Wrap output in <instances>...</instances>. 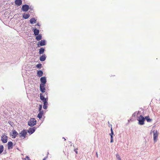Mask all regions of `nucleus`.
Listing matches in <instances>:
<instances>
[{
	"label": "nucleus",
	"instance_id": "nucleus-1",
	"mask_svg": "<svg viewBox=\"0 0 160 160\" xmlns=\"http://www.w3.org/2000/svg\"><path fill=\"white\" fill-rule=\"evenodd\" d=\"M47 92H45L43 95L42 93H40V98L42 101L43 102V108L44 109H46L47 108V105H48V102H47L48 99L47 98H45V94H46L47 96Z\"/></svg>",
	"mask_w": 160,
	"mask_h": 160
},
{
	"label": "nucleus",
	"instance_id": "nucleus-2",
	"mask_svg": "<svg viewBox=\"0 0 160 160\" xmlns=\"http://www.w3.org/2000/svg\"><path fill=\"white\" fill-rule=\"evenodd\" d=\"M137 120L138 121V124L140 125H142L144 124L145 118L142 115H140L138 117Z\"/></svg>",
	"mask_w": 160,
	"mask_h": 160
},
{
	"label": "nucleus",
	"instance_id": "nucleus-3",
	"mask_svg": "<svg viewBox=\"0 0 160 160\" xmlns=\"http://www.w3.org/2000/svg\"><path fill=\"white\" fill-rule=\"evenodd\" d=\"M37 123V121L35 118H31L28 122V126L32 127L35 125Z\"/></svg>",
	"mask_w": 160,
	"mask_h": 160
},
{
	"label": "nucleus",
	"instance_id": "nucleus-4",
	"mask_svg": "<svg viewBox=\"0 0 160 160\" xmlns=\"http://www.w3.org/2000/svg\"><path fill=\"white\" fill-rule=\"evenodd\" d=\"M27 134V130L23 129L21 132L19 133V136L20 138L22 139L25 138Z\"/></svg>",
	"mask_w": 160,
	"mask_h": 160
},
{
	"label": "nucleus",
	"instance_id": "nucleus-5",
	"mask_svg": "<svg viewBox=\"0 0 160 160\" xmlns=\"http://www.w3.org/2000/svg\"><path fill=\"white\" fill-rule=\"evenodd\" d=\"M153 141L154 143L156 142L158 140V132L157 130H154L153 131Z\"/></svg>",
	"mask_w": 160,
	"mask_h": 160
},
{
	"label": "nucleus",
	"instance_id": "nucleus-6",
	"mask_svg": "<svg viewBox=\"0 0 160 160\" xmlns=\"http://www.w3.org/2000/svg\"><path fill=\"white\" fill-rule=\"evenodd\" d=\"M29 9H31L30 8H29V6L27 4H25L22 6L21 9L23 11L26 12L28 11Z\"/></svg>",
	"mask_w": 160,
	"mask_h": 160
},
{
	"label": "nucleus",
	"instance_id": "nucleus-7",
	"mask_svg": "<svg viewBox=\"0 0 160 160\" xmlns=\"http://www.w3.org/2000/svg\"><path fill=\"white\" fill-rule=\"evenodd\" d=\"M46 44V41L45 40H41L40 41H39L38 42L37 45L38 47H39L40 46H45Z\"/></svg>",
	"mask_w": 160,
	"mask_h": 160
},
{
	"label": "nucleus",
	"instance_id": "nucleus-8",
	"mask_svg": "<svg viewBox=\"0 0 160 160\" xmlns=\"http://www.w3.org/2000/svg\"><path fill=\"white\" fill-rule=\"evenodd\" d=\"M36 129L37 128L35 127L30 128L28 130H27V132H28L29 134L31 135L34 132Z\"/></svg>",
	"mask_w": 160,
	"mask_h": 160
},
{
	"label": "nucleus",
	"instance_id": "nucleus-9",
	"mask_svg": "<svg viewBox=\"0 0 160 160\" xmlns=\"http://www.w3.org/2000/svg\"><path fill=\"white\" fill-rule=\"evenodd\" d=\"M45 85L44 84H40V91L42 93L45 92Z\"/></svg>",
	"mask_w": 160,
	"mask_h": 160
},
{
	"label": "nucleus",
	"instance_id": "nucleus-10",
	"mask_svg": "<svg viewBox=\"0 0 160 160\" xmlns=\"http://www.w3.org/2000/svg\"><path fill=\"white\" fill-rule=\"evenodd\" d=\"M8 137L7 136L2 135L1 137V141L3 143H6L7 142Z\"/></svg>",
	"mask_w": 160,
	"mask_h": 160
},
{
	"label": "nucleus",
	"instance_id": "nucleus-11",
	"mask_svg": "<svg viewBox=\"0 0 160 160\" xmlns=\"http://www.w3.org/2000/svg\"><path fill=\"white\" fill-rule=\"evenodd\" d=\"M12 138H15L17 136L19 135V134L15 130H13L11 134Z\"/></svg>",
	"mask_w": 160,
	"mask_h": 160
},
{
	"label": "nucleus",
	"instance_id": "nucleus-12",
	"mask_svg": "<svg viewBox=\"0 0 160 160\" xmlns=\"http://www.w3.org/2000/svg\"><path fill=\"white\" fill-rule=\"evenodd\" d=\"M40 80L41 82V84H45L47 82L46 78L45 77H41L40 78Z\"/></svg>",
	"mask_w": 160,
	"mask_h": 160
},
{
	"label": "nucleus",
	"instance_id": "nucleus-13",
	"mask_svg": "<svg viewBox=\"0 0 160 160\" xmlns=\"http://www.w3.org/2000/svg\"><path fill=\"white\" fill-rule=\"evenodd\" d=\"M13 148V143L12 142H8V149H12Z\"/></svg>",
	"mask_w": 160,
	"mask_h": 160
},
{
	"label": "nucleus",
	"instance_id": "nucleus-14",
	"mask_svg": "<svg viewBox=\"0 0 160 160\" xmlns=\"http://www.w3.org/2000/svg\"><path fill=\"white\" fill-rule=\"evenodd\" d=\"M22 3V0H15V4L18 6H20Z\"/></svg>",
	"mask_w": 160,
	"mask_h": 160
},
{
	"label": "nucleus",
	"instance_id": "nucleus-15",
	"mask_svg": "<svg viewBox=\"0 0 160 160\" xmlns=\"http://www.w3.org/2000/svg\"><path fill=\"white\" fill-rule=\"evenodd\" d=\"M46 56L45 54H44L40 56V60L41 61H44L46 59Z\"/></svg>",
	"mask_w": 160,
	"mask_h": 160
},
{
	"label": "nucleus",
	"instance_id": "nucleus-16",
	"mask_svg": "<svg viewBox=\"0 0 160 160\" xmlns=\"http://www.w3.org/2000/svg\"><path fill=\"white\" fill-rule=\"evenodd\" d=\"M43 113V111H39V113L37 117L39 119H41L42 117Z\"/></svg>",
	"mask_w": 160,
	"mask_h": 160
},
{
	"label": "nucleus",
	"instance_id": "nucleus-17",
	"mask_svg": "<svg viewBox=\"0 0 160 160\" xmlns=\"http://www.w3.org/2000/svg\"><path fill=\"white\" fill-rule=\"evenodd\" d=\"M37 20L34 18H32L30 20V22L32 24H33L36 22Z\"/></svg>",
	"mask_w": 160,
	"mask_h": 160
},
{
	"label": "nucleus",
	"instance_id": "nucleus-18",
	"mask_svg": "<svg viewBox=\"0 0 160 160\" xmlns=\"http://www.w3.org/2000/svg\"><path fill=\"white\" fill-rule=\"evenodd\" d=\"M30 17V15L29 14H26L24 13L22 14V17L25 19L28 18Z\"/></svg>",
	"mask_w": 160,
	"mask_h": 160
},
{
	"label": "nucleus",
	"instance_id": "nucleus-19",
	"mask_svg": "<svg viewBox=\"0 0 160 160\" xmlns=\"http://www.w3.org/2000/svg\"><path fill=\"white\" fill-rule=\"evenodd\" d=\"M33 32L34 33V34L35 36H37V35H38L39 33V31L38 29L35 28L33 30Z\"/></svg>",
	"mask_w": 160,
	"mask_h": 160
},
{
	"label": "nucleus",
	"instance_id": "nucleus-20",
	"mask_svg": "<svg viewBox=\"0 0 160 160\" xmlns=\"http://www.w3.org/2000/svg\"><path fill=\"white\" fill-rule=\"evenodd\" d=\"M43 72L42 71L39 70L37 72V75L38 76L41 77L43 75Z\"/></svg>",
	"mask_w": 160,
	"mask_h": 160
},
{
	"label": "nucleus",
	"instance_id": "nucleus-21",
	"mask_svg": "<svg viewBox=\"0 0 160 160\" xmlns=\"http://www.w3.org/2000/svg\"><path fill=\"white\" fill-rule=\"evenodd\" d=\"M37 36H36V38L37 41H39L42 38V36L41 34H39L38 35H37Z\"/></svg>",
	"mask_w": 160,
	"mask_h": 160
},
{
	"label": "nucleus",
	"instance_id": "nucleus-22",
	"mask_svg": "<svg viewBox=\"0 0 160 160\" xmlns=\"http://www.w3.org/2000/svg\"><path fill=\"white\" fill-rule=\"evenodd\" d=\"M45 51V49L43 48H41L39 49V54H42Z\"/></svg>",
	"mask_w": 160,
	"mask_h": 160
},
{
	"label": "nucleus",
	"instance_id": "nucleus-23",
	"mask_svg": "<svg viewBox=\"0 0 160 160\" xmlns=\"http://www.w3.org/2000/svg\"><path fill=\"white\" fill-rule=\"evenodd\" d=\"M144 118L148 122H150L152 121V119L150 118L149 116L145 117Z\"/></svg>",
	"mask_w": 160,
	"mask_h": 160
},
{
	"label": "nucleus",
	"instance_id": "nucleus-24",
	"mask_svg": "<svg viewBox=\"0 0 160 160\" xmlns=\"http://www.w3.org/2000/svg\"><path fill=\"white\" fill-rule=\"evenodd\" d=\"M3 150V146L2 145H0V154H1Z\"/></svg>",
	"mask_w": 160,
	"mask_h": 160
},
{
	"label": "nucleus",
	"instance_id": "nucleus-25",
	"mask_svg": "<svg viewBox=\"0 0 160 160\" xmlns=\"http://www.w3.org/2000/svg\"><path fill=\"white\" fill-rule=\"evenodd\" d=\"M42 65L41 63L38 64L36 65V67L40 69L42 67Z\"/></svg>",
	"mask_w": 160,
	"mask_h": 160
},
{
	"label": "nucleus",
	"instance_id": "nucleus-26",
	"mask_svg": "<svg viewBox=\"0 0 160 160\" xmlns=\"http://www.w3.org/2000/svg\"><path fill=\"white\" fill-rule=\"evenodd\" d=\"M116 155L118 160H121V159L118 154H117Z\"/></svg>",
	"mask_w": 160,
	"mask_h": 160
},
{
	"label": "nucleus",
	"instance_id": "nucleus-27",
	"mask_svg": "<svg viewBox=\"0 0 160 160\" xmlns=\"http://www.w3.org/2000/svg\"><path fill=\"white\" fill-rule=\"evenodd\" d=\"M111 133L110 134V137H111V136H112V135L114 134L112 129V127L111 128Z\"/></svg>",
	"mask_w": 160,
	"mask_h": 160
},
{
	"label": "nucleus",
	"instance_id": "nucleus-28",
	"mask_svg": "<svg viewBox=\"0 0 160 160\" xmlns=\"http://www.w3.org/2000/svg\"><path fill=\"white\" fill-rule=\"evenodd\" d=\"M42 106L41 105H40L39 107V111H42Z\"/></svg>",
	"mask_w": 160,
	"mask_h": 160
},
{
	"label": "nucleus",
	"instance_id": "nucleus-29",
	"mask_svg": "<svg viewBox=\"0 0 160 160\" xmlns=\"http://www.w3.org/2000/svg\"><path fill=\"white\" fill-rule=\"evenodd\" d=\"M110 142H113V136H111V137Z\"/></svg>",
	"mask_w": 160,
	"mask_h": 160
},
{
	"label": "nucleus",
	"instance_id": "nucleus-30",
	"mask_svg": "<svg viewBox=\"0 0 160 160\" xmlns=\"http://www.w3.org/2000/svg\"><path fill=\"white\" fill-rule=\"evenodd\" d=\"M26 158H27L28 160H30V158L28 156H26Z\"/></svg>",
	"mask_w": 160,
	"mask_h": 160
},
{
	"label": "nucleus",
	"instance_id": "nucleus-31",
	"mask_svg": "<svg viewBox=\"0 0 160 160\" xmlns=\"http://www.w3.org/2000/svg\"><path fill=\"white\" fill-rule=\"evenodd\" d=\"M29 8H31V9H29L30 10L32 11L33 10V8L31 6Z\"/></svg>",
	"mask_w": 160,
	"mask_h": 160
},
{
	"label": "nucleus",
	"instance_id": "nucleus-32",
	"mask_svg": "<svg viewBox=\"0 0 160 160\" xmlns=\"http://www.w3.org/2000/svg\"><path fill=\"white\" fill-rule=\"evenodd\" d=\"M35 26H40V25L39 24V23H37L35 25Z\"/></svg>",
	"mask_w": 160,
	"mask_h": 160
},
{
	"label": "nucleus",
	"instance_id": "nucleus-33",
	"mask_svg": "<svg viewBox=\"0 0 160 160\" xmlns=\"http://www.w3.org/2000/svg\"><path fill=\"white\" fill-rule=\"evenodd\" d=\"M74 151L75 152H76V153H77V154L78 153V152L76 149L74 150Z\"/></svg>",
	"mask_w": 160,
	"mask_h": 160
},
{
	"label": "nucleus",
	"instance_id": "nucleus-34",
	"mask_svg": "<svg viewBox=\"0 0 160 160\" xmlns=\"http://www.w3.org/2000/svg\"><path fill=\"white\" fill-rule=\"evenodd\" d=\"M96 155L97 157V158H98V155L97 152H96Z\"/></svg>",
	"mask_w": 160,
	"mask_h": 160
},
{
	"label": "nucleus",
	"instance_id": "nucleus-35",
	"mask_svg": "<svg viewBox=\"0 0 160 160\" xmlns=\"http://www.w3.org/2000/svg\"><path fill=\"white\" fill-rule=\"evenodd\" d=\"M47 158V157H46L45 158H44L43 159V160H46V158Z\"/></svg>",
	"mask_w": 160,
	"mask_h": 160
},
{
	"label": "nucleus",
	"instance_id": "nucleus-36",
	"mask_svg": "<svg viewBox=\"0 0 160 160\" xmlns=\"http://www.w3.org/2000/svg\"><path fill=\"white\" fill-rule=\"evenodd\" d=\"M132 116H135V115L134 114H132Z\"/></svg>",
	"mask_w": 160,
	"mask_h": 160
},
{
	"label": "nucleus",
	"instance_id": "nucleus-37",
	"mask_svg": "<svg viewBox=\"0 0 160 160\" xmlns=\"http://www.w3.org/2000/svg\"><path fill=\"white\" fill-rule=\"evenodd\" d=\"M63 139H64V138H64V137H63Z\"/></svg>",
	"mask_w": 160,
	"mask_h": 160
},
{
	"label": "nucleus",
	"instance_id": "nucleus-38",
	"mask_svg": "<svg viewBox=\"0 0 160 160\" xmlns=\"http://www.w3.org/2000/svg\"><path fill=\"white\" fill-rule=\"evenodd\" d=\"M64 140H66V139H65V138H64Z\"/></svg>",
	"mask_w": 160,
	"mask_h": 160
}]
</instances>
